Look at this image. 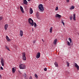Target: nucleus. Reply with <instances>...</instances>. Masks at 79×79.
<instances>
[{
	"mask_svg": "<svg viewBox=\"0 0 79 79\" xmlns=\"http://www.w3.org/2000/svg\"><path fill=\"white\" fill-rule=\"evenodd\" d=\"M38 8L40 11L41 12H43L44 11V8L42 4H40L38 6Z\"/></svg>",
	"mask_w": 79,
	"mask_h": 79,
	"instance_id": "obj_1",
	"label": "nucleus"
},
{
	"mask_svg": "<svg viewBox=\"0 0 79 79\" xmlns=\"http://www.w3.org/2000/svg\"><path fill=\"white\" fill-rule=\"evenodd\" d=\"M28 23L30 25H31L32 26H34V21L31 18H29L28 19Z\"/></svg>",
	"mask_w": 79,
	"mask_h": 79,
	"instance_id": "obj_2",
	"label": "nucleus"
},
{
	"mask_svg": "<svg viewBox=\"0 0 79 79\" xmlns=\"http://www.w3.org/2000/svg\"><path fill=\"white\" fill-rule=\"evenodd\" d=\"M19 67L20 69H26V65L24 64H20L19 65Z\"/></svg>",
	"mask_w": 79,
	"mask_h": 79,
	"instance_id": "obj_3",
	"label": "nucleus"
},
{
	"mask_svg": "<svg viewBox=\"0 0 79 79\" xmlns=\"http://www.w3.org/2000/svg\"><path fill=\"white\" fill-rule=\"evenodd\" d=\"M23 60H24V61H26V53L25 52L23 53Z\"/></svg>",
	"mask_w": 79,
	"mask_h": 79,
	"instance_id": "obj_4",
	"label": "nucleus"
},
{
	"mask_svg": "<svg viewBox=\"0 0 79 79\" xmlns=\"http://www.w3.org/2000/svg\"><path fill=\"white\" fill-rule=\"evenodd\" d=\"M40 56V53L39 52L37 53L36 58L37 59L39 58Z\"/></svg>",
	"mask_w": 79,
	"mask_h": 79,
	"instance_id": "obj_5",
	"label": "nucleus"
},
{
	"mask_svg": "<svg viewBox=\"0 0 79 79\" xmlns=\"http://www.w3.org/2000/svg\"><path fill=\"white\" fill-rule=\"evenodd\" d=\"M1 63L2 64V66H4V61H3V59L2 58L1 60Z\"/></svg>",
	"mask_w": 79,
	"mask_h": 79,
	"instance_id": "obj_6",
	"label": "nucleus"
},
{
	"mask_svg": "<svg viewBox=\"0 0 79 79\" xmlns=\"http://www.w3.org/2000/svg\"><path fill=\"white\" fill-rule=\"evenodd\" d=\"M20 9L21 11H22V12L23 13H24V9H23V7H22L21 6H20Z\"/></svg>",
	"mask_w": 79,
	"mask_h": 79,
	"instance_id": "obj_7",
	"label": "nucleus"
},
{
	"mask_svg": "<svg viewBox=\"0 0 79 79\" xmlns=\"http://www.w3.org/2000/svg\"><path fill=\"white\" fill-rule=\"evenodd\" d=\"M75 68H77V69L78 70H79V65H77V64L76 63H75Z\"/></svg>",
	"mask_w": 79,
	"mask_h": 79,
	"instance_id": "obj_8",
	"label": "nucleus"
},
{
	"mask_svg": "<svg viewBox=\"0 0 79 79\" xmlns=\"http://www.w3.org/2000/svg\"><path fill=\"white\" fill-rule=\"evenodd\" d=\"M20 35L21 37H22L23 35V31L22 30H20Z\"/></svg>",
	"mask_w": 79,
	"mask_h": 79,
	"instance_id": "obj_9",
	"label": "nucleus"
},
{
	"mask_svg": "<svg viewBox=\"0 0 79 79\" xmlns=\"http://www.w3.org/2000/svg\"><path fill=\"white\" fill-rule=\"evenodd\" d=\"M73 19L74 21H76V14H74L73 15Z\"/></svg>",
	"mask_w": 79,
	"mask_h": 79,
	"instance_id": "obj_10",
	"label": "nucleus"
},
{
	"mask_svg": "<svg viewBox=\"0 0 79 79\" xmlns=\"http://www.w3.org/2000/svg\"><path fill=\"white\" fill-rule=\"evenodd\" d=\"M61 16L58 14H56V17H58L59 18H60Z\"/></svg>",
	"mask_w": 79,
	"mask_h": 79,
	"instance_id": "obj_11",
	"label": "nucleus"
},
{
	"mask_svg": "<svg viewBox=\"0 0 79 79\" xmlns=\"http://www.w3.org/2000/svg\"><path fill=\"white\" fill-rule=\"evenodd\" d=\"M30 13L31 14H32V13H33V10L31 8L30 9Z\"/></svg>",
	"mask_w": 79,
	"mask_h": 79,
	"instance_id": "obj_12",
	"label": "nucleus"
},
{
	"mask_svg": "<svg viewBox=\"0 0 79 79\" xmlns=\"http://www.w3.org/2000/svg\"><path fill=\"white\" fill-rule=\"evenodd\" d=\"M8 25L7 24H6L5 26V30H6L7 29V28H8Z\"/></svg>",
	"mask_w": 79,
	"mask_h": 79,
	"instance_id": "obj_13",
	"label": "nucleus"
},
{
	"mask_svg": "<svg viewBox=\"0 0 79 79\" xmlns=\"http://www.w3.org/2000/svg\"><path fill=\"white\" fill-rule=\"evenodd\" d=\"M56 42H57V40L56 39H55L54 41V45H56Z\"/></svg>",
	"mask_w": 79,
	"mask_h": 79,
	"instance_id": "obj_14",
	"label": "nucleus"
},
{
	"mask_svg": "<svg viewBox=\"0 0 79 79\" xmlns=\"http://www.w3.org/2000/svg\"><path fill=\"white\" fill-rule=\"evenodd\" d=\"M54 65H55L56 67H58V63L56 62H55L54 63Z\"/></svg>",
	"mask_w": 79,
	"mask_h": 79,
	"instance_id": "obj_15",
	"label": "nucleus"
},
{
	"mask_svg": "<svg viewBox=\"0 0 79 79\" xmlns=\"http://www.w3.org/2000/svg\"><path fill=\"white\" fill-rule=\"evenodd\" d=\"M23 2L24 4L25 5H27V1L26 0H24L23 1Z\"/></svg>",
	"mask_w": 79,
	"mask_h": 79,
	"instance_id": "obj_16",
	"label": "nucleus"
},
{
	"mask_svg": "<svg viewBox=\"0 0 79 79\" xmlns=\"http://www.w3.org/2000/svg\"><path fill=\"white\" fill-rule=\"evenodd\" d=\"M6 39L7 40V41H10V39H9V37H8V35L6 36Z\"/></svg>",
	"mask_w": 79,
	"mask_h": 79,
	"instance_id": "obj_17",
	"label": "nucleus"
},
{
	"mask_svg": "<svg viewBox=\"0 0 79 79\" xmlns=\"http://www.w3.org/2000/svg\"><path fill=\"white\" fill-rule=\"evenodd\" d=\"M12 71L13 73H15V68L14 67L12 69Z\"/></svg>",
	"mask_w": 79,
	"mask_h": 79,
	"instance_id": "obj_18",
	"label": "nucleus"
},
{
	"mask_svg": "<svg viewBox=\"0 0 79 79\" xmlns=\"http://www.w3.org/2000/svg\"><path fill=\"white\" fill-rule=\"evenodd\" d=\"M53 31V27H51L50 29V32L51 33H52V31Z\"/></svg>",
	"mask_w": 79,
	"mask_h": 79,
	"instance_id": "obj_19",
	"label": "nucleus"
},
{
	"mask_svg": "<svg viewBox=\"0 0 79 79\" xmlns=\"http://www.w3.org/2000/svg\"><path fill=\"white\" fill-rule=\"evenodd\" d=\"M5 48L6 50H8V51H10V49H9V48H8V46H6Z\"/></svg>",
	"mask_w": 79,
	"mask_h": 79,
	"instance_id": "obj_20",
	"label": "nucleus"
},
{
	"mask_svg": "<svg viewBox=\"0 0 79 79\" xmlns=\"http://www.w3.org/2000/svg\"><path fill=\"white\" fill-rule=\"evenodd\" d=\"M66 64H67V67H69V62H67Z\"/></svg>",
	"mask_w": 79,
	"mask_h": 79,
	"instance_id": "obj_21",
	"label": "nucleus"
},
{
	"mask_svg": "<svg viewBox=\"0 0 79 79\" xmlns=\"http://www.w3.org/2000/svg\"><path fill=\"white\" fill-rule=\"evenodd\" d=\"M67 43L69 46H70V45H71V44H70V43H69V41H67Z\"/></svg>",
	"mask_w": 79,
	"mask_h": 79,
	"instance_id": "obj_22",
	"label": "nucleus"
},
{
	"mask_svg": "<svg viewBox=\"0 0 79 79\" xmlns=\"http://www.w3.org/2000/svg\"><path fill=\"white\" fill-rule=\"evenodd\" d=\"M69 41H70V43H71V42H72L71 39V38H69Z\"/></svg>",
	"mask_w": 79,
	"mask_h": 79,
	"instance_id": "obj_23",
	"label": "nucleus"
},
{
	"mask_svg": "<svg viewBox=\"0 0 79 79\" xmlns=\"http://www.w3.org/2000/svg\"><path fill=\"white\" fill-rule=\"evenodd\" d=\"M69 18H70V19L71 20H72L73 19V17L72 16V15H70V16Z\"/></svg>",
	"mask_w": 79,
	"mask_h": 79,
	"instance_id": "obj_24",
	"label": "nucleus"
},
{
	"mask_svg": "<svg viewBox=\"0 0 79 79\" xmlns=\"http://www.w3.org/2000/svg\"><path fill=\"white\" fill-rule=\"evenodd\" d=\"M23 77H26V74L24 73L23 75Z\"/></svg>",
	"mask_w": 79,
	"mask_h": 79,
	"instance_id": "obj_25",
	"label": "nucleus"
},
{
	"mask_svg": "<svg viewBox=\"0 0 79 79\" xmlns=\"http://www.w3.org/2000/svg\"><path fill=\"white\" fill-rule=\"evenodd\" d=\"M35 77L36 78V79L38 78V76L37 75V74H35Z\"/></svg>",
	"mask_w": 79,
	"mask_h": 79,
	"instance_id": "obj_26",
	"label": "nucleus"
},
{
	"mask_svg": "<svg viewBox=\"0 0 79 79\" xmlns=\"http://www.w3.org/2000/svg\"><path fill=\"white\" fill-rule=\"evenodd\" d=\"M74 8V6H72L71 7H70V10H73Z\"/></svg>",
	"mask_w": 79,
	"mask_h": 79,
	"instance_id": "obj_27",
	"label": "nucleus"
},
{
	"mask_svg": "<svg viewBox=\"0 0 79 79\" xmlns=\"http://www.w3.org/2000/svg\"><path fill=\"white\" fill-rule=\"evenodd\" d=\"M61 23L64 26V22H63V21L62 20Z\"/></svg>",
	"mask_w": 79,
	"mask_h": 79,
	"instance_id": "obj_28",
	"label": "nucleus"
},
{
	"mask_svg": "<svg viewBox=\"0 0 79 79\" xmlns=\"http://www.w3.org/2000/svg\"><path fill=\"white\" fill-rule=\"evenodd\" d=\"M34 27H36L37 26V24H36V23L35 22H34Z\"/></svg>",
	"mask_w": 79,
	"mask_h": 79,
	"instance_id": "obj_29",
	"label": "nucleus"
},
{
	"mask_svg": "<svg viewBox=\"0 0 79 79\" xmlns=\"http://www.w3.org/2000/svg\"><path fill=\"white\" fill-rule=\"evenodd\" d=\"M36 17L38 19H40V18L39 17V16H37Z\"/></svg>",
	"mask_w": 79,
	"mask_h": 79,
	"instance_id": "obj_30",
	"label": "nucleus"
},
{
	"mask_svg": "<svg viewBox=\"0 0 79 79\" xmlns=\"http://www.w3.org/2000/svg\"><path fill=\"white\" fill-rule=\"evenodd\" d=\"M47 69L46 68H45L44 69V70L45 71H47Z\"/></svg>",
	"mask_w": 79,
	"mask_h": 79,
	"instance_id": "obj_31",
	"label": "nucleus"
},
{
	"mask_svg": "<svg viewBox=\"0 0 79 79\" xmlns=\"http://www.w3.org/2000/svg\"><path fill=\"white\" fill-rule=\"evenodd\" d=\"M3 19V17H0V21H1Z\"/></svg>",
	"mask_w": 79,
	"mask_h": 79,
	"instance_id": "obj_32",
	"label": "nucleus"
},
{
	"mask_svg": "<svg viewBox=\"0 0 79 79\" xmlns=\"http://www.w3.org/2000/svg\"><path fill=\"white\" fill-rule=\"evenodd\" d=\"M58 7H56L55 9V10H58Z\"/></svg>",
	"mask_w": 79,
	"mask_h": 79,
	"instance_id": "obj_33",
	"label": "nucleus"
},
{
	"mask_svg": "<svg viewBox=\"0 0 79 79\" xmlns=\"http://www.w3.org/2000/svg\"><path fill=\"white\" fill-rule=\"evenodd\" d=\"M1 69H2V70H3V68L2 66L1 67Z\"/></svg>",
	"mask_w": 79,
	"mask_h": 79,
	"instance_id": "obj_34",
	"label": "nucleus"
},
{
	"mask_svg": "<svg viewBox=\"0 0 79 79\" xmlns=\"http://www.w3.org/2000/svg\"><path fill=\"white\" fill-rule=\"evenodd\" d=\"M29 79H32V77L31 76H30V77L29 78Z\"/></svg>",
	"mask_w": 79,
	"mask_h": 79,
	"instance_id": "obj_35",
	"label": "nucleus"
},
{
	"mask_svg": "<svg viewBox=\"0 0 79 79\" xmlns=\"http://www.w3.org/2000/svg\"><path fill=\"white\" fill-rule=\"evenodd\" d=\"M39 14H38V13H36V16H39Z\"/></svg>",
	"mask_w": 79,
	"mask_h": 79,
	"instance_id": "obj_36",
	"label": "nucleus"
},
{
	"mask_svg": "<svg viewBox=\"0 0 79 79\" xmlns=\"http://www.w3.org/2000/svg\"><path fill=\"white\" fill-rule=\"evenodd\" d=\"M36 42V41L35 40H34L33 41V43H34V44H35V43Z\"/></svg>",
	"mask_w": 79,
	"mask_h": 79,
	"instance_id": "obj_37",
	"label": "nucleus"
},
{
	"mask_svg": "<svg viewBox=\"0 0 79 79\" xmlns=\"http://www.w3.org/2000/svg\"><path fill=\"white\" fill-rule=\"evenodd\" d=\"M67 2L69 3V0H67Z\"/></svg>",
	"mask_w": 79,
	"mask_h": 79,
	"instance_id": "obj_38",
	"label": "nucleus"
},
{
	"mask_svg": "<svg viewBox=\"0 0 79 79\" xmlns=\"http://www.w3.org/2000/svg\"><path fill=\"white\" fill-rule=\"evenodd\" d=\"M2 78V75H0V79H1Z\"/></svg>",
	"mask_w": 79,
	"mask_h": 79,
	"instance_id": "obj_39",
	"label": "nucleus"
},
{
	"mask_svg": "<svg viewBox=\"0 0 79 79\" xmlns=\"http://www.w3.org/2000/svg\"><path fill=\"white\" fill-rule=\"evenodd\" d=\"M28 2H30L31 0H27Z\"/></svg>",
	"mask_w": 79,
	"mask_h": 79,
	"instance_id": "obj_40",
	"label": "nucleus"
},
{
	"mask_svg": "<svg viewBox=\"0 0 79 79\" xmlns=\"http://www.w3.org/2000/svg\"><path fill=\"white\" fill-rule=\"evenodd\" d=\"M42 41H43V42H44V40H43L42 39Z\"/></svg>",
	"mask_w": 79,
	"mask_h": 79,
	"instance_id": "obj_41",
	"label": "nucleus"
},
{
	"mask_svg": "<svg viewBox=\"0 0 79 79\" xmlns=\"http://www.w3.org/2000/svg\"><path fill=\"white\" fill-rule=\"evenodd\" d=\"M32 31L33 32V31H34V29H32Z\"/></svg>",
	"mask_w": 79,
	"mask_h": 79,
	"instance_id": "obj_42",
	"label": "nucleus"
}]
</instances>
